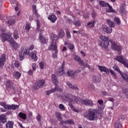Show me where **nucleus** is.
Instances as JSON below:
<instances>
[{
	"label": "nucleus",
	"instance_id": "f257e3e1",
	"mask_svg": "<svg viewBox=\"0 0 128 128\" xmlns=\"http://www.w3.org/2000/svg\"><path fill=\"white\" fill-rule=\"evenodd\" d=\"M0 38L3 42L6 41L10 42V44L12 45V48H14V50H16L18 48V44L12 38V34H10V32H6L4 29H2L0 31Z\"/></svg>",
	"mask_w": 128,
	"mask_h": 128
},
{
	"label": "nucleus",
	"instance_id": "f03ea898",
	"mask_svg": "<svg viewBox=\"0 0 128 128\" xmlns=\"http://www.w3.org/2000/svg\"><path fill=\"white\" fill-rule=\"evenodd\" d=\"M51 42L49 50H54V53L52 54L54 58H58V45H56V40H58V36L56 34H52L51 36Z\"/></svg>",
	"mask_w": 128,
	"mask_h": 128
},
{
	"label": "nucleus",
	"instance_id": "7ed1b4c3",
	"mask_svg": "<svg viewBox=\"0 0 128 128\" xmlns=\"http://www.w3.org/2000/svg\"><path fill=\"white\" fill-rule=\"evenodd\" d=\"M62 98L63 100L69 102H78V97L72 94H66V92H64L62 94Z\"/></svg>",
	"mask_w": 128,
	"mask_h": 128
},
{
	"label": "nucleus",
	"instance_id": "20e7f679",
	"mask_svg": "<svg viewBox=\"0 0 128 128\" xmlns=\"http://www.w3.org/2000/svg\"><path fill=\"white\" fill-rule=\"evenodd\" d=\"M96 110L90 109L88 112L85 115L87 120H94L96 118Z\"/></svg>",
	"mask_w": 128,
	"mask_h": 128
},
{
	"label": "nucleus",
	"instance_id": "39448f33",
	"mask_svg": "<svg viewBox=\"0 0 128 128\" xmlns=\"http://www.w3.org/2000/svg\"><path fill=\"white\" fill-rule=\"evenodd\" d=\"M26 54H30V50H28V48L24 46H22L19 52V57L20 60H24V58Z\"/></svg>",
	"mask_w": 128,
	"mask_h": 128
},
{
	"label": "nucleus",
	"instance_id": "423d86ee",
	"mask_svg": "<svg viewBox=\"0 0 128 128\" xmlns=\"http://www.w3.org/2000/svg\"><path fill=\"white\" fill-rule=\"evenodd\" d=\"M100 40H102L100 46L103 48H107L110 44V42H108V38L106 36H100Z\"/></svg>",
	"mask_w": 128,
	"mask_h": 128
},
{
	"label": "nucleus",
	"instance_id": "0eeeda50",
	"mask_svg": "<svg viewBox=\"0 0 128 128\" xmlns=\"http://www.w3.org/2000/svg\"><path fill=\"white\" fill-rule=\"evenodd\" d=\"M46 82V80H40L38 81L36 84H34L33 86V88L34 90H38V88H40V87L44 86V84Z\"/></svg>",
	"mask_w": 128,
	"mask_h": 128
},
{
	"label": "nucleus",
	"instance_id": "6e6552de",
	"mask_svg": "<svg viewBox=\"0 0 128 128\" xmlns=\"http://www.w3.org/2000/svg\"><path fill=\"white\" fill-rule=\"evenodd\" d=\"M110 42L112 44L111 48L112 50H117V52H120V46L118 45V44H116V42L114 40H111Z\"/></svg>",
	"mask_w": 128,
	"mask_h": 128
},
{
	"label": "nucleus",
	"instance_id": "1a4fd4ad",
	"mask_svg": "<svg viewBox=\"0 0 128 128\" xmlns=\"http://www.w3.org/2000/svg\"><path fill=\"white\" fill-rule=\"evenodd\" d=\"M56 92H62V89L58 86H56L54 88H52L51 90L46 91V94L47 96H50V94Z\"/></svg>",
	"mask_w": 128,
	"mask_h": 128
},
{
	"label": "nucleus",
	"instance_id": "9d476101",
	"mask_svg": "<svg viewBox=\"0 0 128 128\" xmlns=\"http://www.w3.org/2000/svg\"><path fill=\"white\" fill-rule=\"evenodd\" d=\"M116 60L119 62L121 64H124V62H128V60L126 59L122 56H117L116 58Z\"/></svg>",
	"mask_w": 128,
	"mask_h": 128
},
{
	"label": "nucleus",
	"instance_id": "9b49d317",
	"mask_svg": "<svg viewBox=\"0 0 128 128\" xmlns=\"http://www.w3.org/2000/svg\"><path fill=\"white\" fill-rule=\"evenodd\" d=\"M80 102L82 104H84V106H94V103L91 100H82Z\"/></svg>",
	"mask_w": 128,
	"mask_h": 128
},
{
	"label": "nucleus",
	"instance_id": "f8f14e48",
	"mask_svg": "<svg viewBox=\"0 0 128 128\" xmlns=\"http://www.w3.org/2000/svg\"><path fill=\"white\" fill-rule=\"evenodd\" d=\"M51 80L54 84L56 86H57L58 84V80L56 75L55 74H52L51 76Z\"/></svg>",
	"mask_w": 128,
	"mask_h": 128
},
{
	"label": "nucleus",
	"instance_id": "ddd939ff",
	"mask_svg": "<svg viewBox=\"0 0 128 128\" xmlns=\"http://www.w3.org/2000/svg\"><path fill=\"white\" fill-rule=\"evenodd\" d=\"M30 56L34 60V62H36L38 60V58L36 56V51L34 50L32 52L29 54Z\"/></svg>",
	"mask_w": 128,
	"mask_h": 128
},
{
	"label": "nucleus",
	"instance_id": "4468645a",
	"mask_svg": "<svg viewBox=\"0 0 128 128\" xmlns=\"http://www.w3.org/2000/svg\"><path fill=\"white\" fill-rule=\"evenodd\" d=\"M92 80H93V82H94V84H98V83L100 82H102V76H100V75L94 76L92 77Z\"/></svg>",
	"mask_w": 128,
	"mask_h": 128
},
{
	"label": "nucleus",
	"instance_id": "2eb2a0df",
	"mask_svg": "<svg viewBox=\"0 0 128 128\" xmlns=\"http://www.w3.org/2000/svg\"><path fill=\"white\" fill-rule=\"evenodd\" d=\"M78 74V72H76V73H75L72 70H68L67 72L68 76H71V78H74V80L75 78H76L78 76V74Z\"/></svg>",
	"mask_w": 128,
	"mask_h": 128
},
{
	"label": "nucleus",
	"instance_id": "dca6fc26",
	"mask_svg": "<svg viewBox=\"0 0 128 128\" xmlns=\"http://www.w3.org/2000/svg\"><path fill=\"white\" fill-rule=\"evenodd\" d=\"M66 84L68 86L69 88H71V90H78V87L76 85H73L72 84H70V82H66Z\"/></svg>",
	"mask_w": 128,
	"mask_h": 128
},
{
	"label": "nucleus",
	"instance_id": "f3484780",
	"mask_svg": "<svg viewBox=\"0 0 128 128\" xmlns=\"http://www.w3.org/2000/svg\"><path fill=\"white\" fill-rule=\"evenodd\" d=\"M6 122V116L4 114H2L0 116V128H2V124Z\"/></svg>",
	"mask_w": 128,
	"mask_h": 128
},
{
	"label": "nucleus",
	"instance_id": "a211bd4d",
	"mask_svg": "<svg viewBox=\"0 0 128 128\" xmlns=\"http://www.w3.org/2000/svg\"><path fill=\"white\" fill-rule=\"evenodd\" d=\"M42 34H44V30H42L40 32V40L42 44H46V38L42 36Z\"/></svg>",
	"mask_w": 128,
	"mask_h": 128
},
{
	"label": "nucleus",
	"instance_id": "6ab92c4d",
	"mask_svg": "<svg viewBox=\"0 0 128 128\" xmlns=\"http://www.w3.org/2000/svg\"><path fill=\"white\" fill-rule=\"evenodd\" d=\"M64 61L63 62L61 68L58 70V74L60 76H62V74H65L66 72L64 71Z\"/></svg>",
	"mask_w": 128,
	"mask_h": 128
},
{
	"label": "nucleus",
	"instance_id": "aec40b11",
	"mask_svg": "<svg viewBox=\"0 0 128 128\" xmlns=\"http://www.w3.org/2000/svg\"><path fill=\"white\" fill-rule=\"evenodd\" d=\"M6 54H3L1 56L0 58V68H2L4 66V63L6 62Z\"/></svg>",
	"mask_w": 128,
	"mask_h": 128
},
{
	"label": "nucleus",
	"instance_id": "412c9836",
	"mask_svg": "<svg viewBox=\"0 0 128 128\" xmlns=\"http://www.w3.org/2000/svg\"><path fill=\"white\" fill-rule=\"evenodd\" d=\"M64 45L66 46L70 50H72L74 48V45L68 41L64 42Z\"/></svg>",
	"mask_w": 128,
	"mask_h": 128
},
{
	"label": "nucleus",
	"instance_id": "4be33fe9",
	"mask_svg": "<svg viewBox=\"0 0 128 128\" xmlns=\"http://www.w3.org/2000/svg\"><path fill=\"white\" fill-rule=\"evenodd\" d=\"M48 20H50V22L54 24L56 22V20H58V18H56V15L51 14L48 16Z\"/></svg>",
	"mask_w": 128,
	"mask_h": 128
},
{
	"label": "nucleus",
	"instance_id": "5701e85b",
	"mask_svg": "<svg viewBox=\"0 0 128 128\" xmlns=\"http://www.w3.org/2000/svg\"><path fill=\"white\" fill-rule=\"evenodd\" d=\"M98 68L100 70V72H106L107 74H109V70L106 67V66H98Z\"/></svg>",
	"mask_w": 128,
	"mask_h": 128
},
{
	"label": "nucleus",
	"instance_id": "b1692460",
	"mask_svg": "<svg viewBox=\"0 0 128 128\" xmlns=\"http://www.w3.org/2000/svg\"><path fill=\"white\" fill-rule=\"evenodd\" d=\"M102 30L104 32H107V34H112V28H108V27L106 26H104Z\"/></svg>",
	"mask_w": 128,
	"mask_h": 128
},
{
	"label": "nucleus",
	"instance_id": "393cba45",
	"mask_svg": "<svg viewBox=\"0 0 128 128\" xmlns=\"http://www.w3.org/2000/svg\"><path fill=\"white\" fill-rule=\"evenodd\" d=\"M14 84H12V80H8L6 86L8 88H12V85Z\"/></svg>",
	"mask_w": 128,
	"mask_h": 128
},
{
	"label": "nucleus",
	"instance_id": "a878e982",
	"mask_svg": "<svg viewBox=\"0 0 128 128\" xmlns=\"http://www.w3.org/2000/svg\"><path fill=\"white\" fill-rule=\"evenodd\" d=\"M107 6H108V8H106V12H115L114 10L112 9V6L110 5L109 4Z\"/></svg>",
	"mask_w": 128,
	"mask_h": 128
},
{
	"label": "nucleus",
	"instance_id": "bb28decb",
	"mask_svg": "<svg viewBox=\"0 0 128 128\" xmlns=\"http://www.w3.org/2000/svg\"><path fill=\"white\" fill-rule=\"evenodd\" d=\"M13 76H14V78H16L18 80V78H20L22 76V74H20V73L18 71H15L13 73Z\"/></svg>",
	"mask_w": 128,
	"mask_h": 128
},
{
	"label": "nucleus",
	"instance_id": "cd10ccee",
	"mask_svg": "<svg viewBox=\"0 0 128 128\" xmlns=\"http://www.w3.org/2000/svg\"><path fill=\"white\" fill-rule=\"evenodd\" d=\"M106 22L110 28H114V26H116V24L111 20L108 19L106 20Z\"/></svg>",
	"mask_w": 128,
	"mask_h": 128
},
{
	"label": "nucleus",
	"instance_id": "c85d7f7f",
	"mask_svg": "<svg viewBox=\"0 0 128 128\" xmlns=\"http://www.w3.org/2000/svg\"><path fill=\"white\" fill-rule=\"evenodd\" d=\"M18 116L22 120H26V114L24 113H22V112H20L18 114Z\"/></svg>",
	"mask_w": 128,
	"mask_h": 128
},
{
	"label": "nucleus",
	"instance_id": "c756f323",
	"mask_svg": "<svg viewBox=\"0 0 128 128\" xmlns=\"http://www.w3.org/2000/svg\"><path fill=\"white\" fill-rule=\"evenodd\" d=\"M73 24L76 28H80L82 26V22L79 20H76Z\"/></svg>",
	"mask_w": 128,
	"mask_h": 128
},
{
	"label": "nucleus",
	"instance_id": "7c9ffc66",
	"mask_svg": "<svg viewBox=\"0 0 128 128\" xmlns=\"http://www.w3.org/2000/svg\"><path fill=\"white\" fill-rule=\"evenodd\" d=\"M13 38L14 40H18L20 38L18 36V30H14L13 32Z\"/></svg>",
	"mask_w": 128,
	"mask_h": 128
},
{
	"label": "nucleus",
	"instance_id": "2f4dec72",
	"mask_svg": "<svg viewBox=\"0 0 128 128\" xmlns=\"http://www.w3.org/2000/svg\"><path fill=\"white\" fill-rule=\"evenodd\" d=\"M0 106H3L4 108H6V110H8V108H10V105H8L6 102H1L0 103Z\"/></svg>",
	"mask_w": 128,
	"mask_h": 128
},
{
	"label": "nucleus",
	"instance_id": "473e14b6",
	"mask_svg": "<svg viewBox=\"0 0 128 128\" xmlns=\"http://www.w3.org/2000/svg\"><path fill=\"white\" fill-rule=\"evenodd\" d=\"M99 4L101 6L104 8V7L106 6H108V3L106 2L104 0H100V1H99Z\"/></svg>",
	"mask_w": 128,
	"mask_h": 128
},
{
	"label": "nucleus",
	"instance_id": "72a5a7b5",
	"mask_svg": "<svg viewBox=\"0 0 128 128\" xmlns=\"http://www.w3.org/2000/svg\"><path fill=\"white\" fill-rule=\"evenodd\" d=\"M14 123L10 121L6 124V128H13Z\"/></svg>",
	"mask_w": 128,
	"mask_h": 128
},
{
	"label": "nucleus",
	"instance_id": "f704fd0d",
	"mask_svg": "<svg viewBox=\"0 0 128 128\" xmlns=\"http://www.w3.org/2000/svg\"><path fill=\"white\" fill-rule=\"evenodd\" d=\"M120 74H121L123 80H124L126 82H128V75L126 74H122V72Z\"/></svg>",
	"mask_w": 128,
	"mask_h": 128
},
{
	"label": "nucleus",
	"instance_id": "c9c22d12",
	"mask_svg": "<svg viewBox=\"0 0 128 128\" xmlns=\"http://www.w3.org/2000/svg\"><path fill=\"white\" fill-rule=\"evenodd\" d=\"M114 22L116 24L120 26V20L118 18L116 17L114 19Z\"/></svg>",
	"mask_w": 128,
	"mask_h": 128
},
{
	"label": "nucleus",
	"instance_id": "e433bc0d",
	"mask_svg": "<svg viewBox=\"0 0 128 128\" xmlns=\"http://www.w3.org/2000/svg\"><path fill=\"white\" fill-rule=\"evenodd\" d=\"M56 116L58 120H62V114L58 112L56 113Z\"/></svg>",
	"mask_w": 128,
	"mask_h": 128
},
{
	"label": "nucleus",
	"instance_id": "4c0bfd02",
	"mask_svg": "<svg viewBox=\"0 0 128 128\" xmlns=\"http://www.w3.org/2000/svg\"><path fill=\"white\" fill-rule=\"evenodd\" d=\"M9 106H10V108H8V110H17V108H18L19 106L18 105H15L12 104V106L9 105Z\"/></svg>",
	"mask_w": 128,
	"mask_h": 128
},
{
	"label": "nucleus",
	"instance_id": "58836bf2",
	"mask_svg": "<svg viewBox=\"0 0 128 128\" xmlns=\"http://www.w3.org/2000/svg\"><path fill=\"white\" fill-rule=\"evenodd\" d=\"M8 24L10 26H14V24H16V20L14 19L10 20H8Z\"/></svg>",
	"mask_w": 128,
	"mask_h": 128
},
{
	"label": "nucleus",
	"instance_id": "ea45409f",
	"mask_svg": "<svg viewBox=\"0 0 128 128\" xmlns=\"http://www.w3.org/2000/svg\"><path fill=\"white\" fill-rule=\"evenodd\" d=\"M109 72L113 76L115 80H116V78H118V76H116V74L114 71H112V70L110 69H109Z\"/></svg>",
	"mask_w": 128,
	"mask_h": 128
},
{
	"label": "nucleus",
	"instance_id": "a19ab883",
	"mask_svg": "<svg viewBox=\"0 0 128 128\" xmlns=\"http://www.w3.org/2000/svg\"><path fill=\"white\" fill-rule=\"evenodd\" d=\"M58 36H60V38H62L64 36V30H61L59 32Z\"/></svg>",
	"mask_w": 128,
	"mask_h": 128
},
{
	"label": "nucleus",
	"instance_id": "79ce46f5",
	"mask_svg": "<svg viewBox=\"0 0 128 128\" xmlns=\"http://www.w3.org/2000/svg\"><path fill=\"white\" fill-rule=\"evenodd\" d=\"M87 26L90 28H94V21H91L88 22L87 24Z\"/></svg>",
	"mask_w": 128,
	"mask_h": 128
},
{
	"label": "nucleus",
	"instance_id": "37998d69",
	"mask_svg": "<svg viewBox=\"0 0 128 128\" xmlns=\"http://www.w3.org/2000/svg\"><path fill=\"white\" fill-rule=\"evenodd\" d=\"M114 128H122V126L120 122H117V123L116 122L114 124Z\"/></svg>",
	"mask_w": 128,
	"mask_h": 128
},
{
	"label": "nucleus",
	"instance_id": "c03bdc74",
	"mask_svg": "<svg viewBox=\"0 0 128 128\" xmlns=\"http://www.w3.org/2000/svg\"><path fill=\"white\" fill-rule=\"evenodd\" d=\"M113 68L118 72L119 74H122V71L120 70V68H118V66H113Z\"/></svg>",
	"mask_w": 128,
	"mask_h": 128
},
{
	"label": "nucleus",
	"instance_id": "a18cd8bd",
	"mask_svg": "<svg viewBox=\"0 0 128 128\" xmlns=\"http://www.w3.org/2000/svg\"><path fill=\"white\" fill-rule=\"evenodd\" d=\"M88 88L90 90H94V86L91 84L88 86Z\"/></svg>",
	"mask_w": 128,
	"mask_h": 128
},
{
	"label": "nucleus",
	"instance_id": "49530a36",
	"mask_svg": "<svg viewBox=\"0 0 128 128\" xmlns=\"http://www.w3.org/2000/svg\"><path fill=\"white\" fill-rule=\"evenodd\" d=\"M74 58L76 62H80V58L78 56L75 55Z\"/></svg>",
	"mask_w": 128,
	"mask_h": 128
},
{
	"label": "nucleus",
	"instance_id": "de8ad7c7",
	"mask_svg": "<svg viewBox=\"0 0 128 128\" xmlns=\"http://www.w3.org/2000/svg\"><path fill=\"white\" fill-rule=\"evenodd\" d=\"M74 124V120L70 119L66 120V124Z\"/></svg>",
	"mask_w": 128,
	"mask_h": 128
},
{
	"label": "nucleus",
	"instance_id": "09e8293b",
	"mask_svg": "<svg viewBox=\"0 0 128 128\" xmlns=\"http://www.w3.org/2000/svg\"><path fill=\"white\" fill-rule=\"evenodd\" d=\"M70 108H72V110H74V112H78V110H76V108L74 106V105H72V104H69Z\"/></svg>",
	"mask_w": 128,
	"mask_h": 128
},
{
	"label": "nucleus",
	"instance_id": "8fccbe9b",
	"mask_svg": "<svg viewBox=\"0 0 128 128\" xmlns=\"http://www.w3.org/2000/svg\"><path fill=\"white\" fill-rule=\"evenodd\" d=\"M30 24H26V30H30Z\"/></svg>",
	"mask_w": 128,
	"mask_h": 128
},
{
	"label": "nucleus",
	"instance_id": "3c124183",
	"mask_svg": "<svg viewBox=\"0 0 128 128\" xmlns=\"http://www.w3.org/2000/svg\"><path fill=\"white\" fill-rule=\"evenodd\" d=\"M59 108H60V110H66L64 106L62 104H60L59 105Z\"/></svg>",
	"mask_w": 128,
	"mask_h": 128
},
{
	"label": "nucleus",
	"instance_id": "603ef678",
	"mask_svg": "<svg viewBox=\"0 0 128 128\" xmlns=\"http://www.w3.org/2000/svg\"><path fill=\"white\" fill-rule=\"evenodd\" d=\"M101 94H102V96H110V94H108V92L106 91H102L101 92Z\"/></svg>",
	"mask_w": 128,
	"mask_h": 128
},
{
	"label": "nucleus",
	"instance_id": "864d4df0",
	"mask_svg": "<svg viewBox=\"0 0 128 128\" xmlns=\"http://www.w3.org/2000/svg\"><path fill=\"white\" fill-rule=\"evenodd\" d=\"M66 22L68 24H72V20L68 18H66Z\"/></svg>",
	"mask_w": 128,
	"mask_h": 128
},
{
	"label": "nucleus",
	"instance_id": "5fc2aeb1",
	"mask_svg": "<svg viewBox=\"0 0 128 128\" xmlns=\"http://www.w3.org/2000/svg\"><path fill=\"white\" fill-rule=\"evenodd\" d=\"M39 66L41 70H44V62H41L39 63Z\"/></svg>",
	"mask_w": 128,
	"mask_h": 128
},
{
	"label": "nucleus",
	"instance_id": "6e6d98bb",
	"mask_svg": "<svg viewBox=\"0 0 128 128\" xmlns=\"http://www.w3.org/2000/svg\"><path fill=\"white\" fill-rule=\"evenodd\" d=\"M66 37L68 38H70V31L66 30Z\"/></svg>",
	"mask_w": 128,
	"mask_h": 128
},
{
	"label": "nucleus",
	"instance_id": "4d7b16f0",
	"mask_svg": "<svg viewBox=\"0 0 128 128\" xmlns=\"http://www.w3.org/2000/svg\"><path fill=\"white\" fill-rule=\"evenodd\" d=\"M10 2L12 4H15V6H18V3H16V0H10Z\"/></svg>",
	"mask_w": 128,
	"mask_h": 128
},
{
	"label": "nucleus",
	"instance_id": "13d9d810",
	"mask_svg": "<svg viewBox=\"0 0 128 128\" xmlns=\"http://www.w3.org/2000/svg\"><path fill=\"white\" fill-rule=\"evenodd\" d=\"M32 68L33 71H34L36 70V64H32Z\"/></svg>",
	"mask_w": 128,
	"mask_h": 128
},
{
	"label": "nucleus",
	"instance_id": "bf43d9fd",
	"mask_svg": "<svg viewBox=\"0 0 128 128\" xmlns=\"http://www.w3.org/2000/svg\"><path fill=\"white\" fill-rule=\"evenodd\" d=\"M120 12H121V14H124V8L121 7L120 8Z\"/></svg>",
	"mask_w": 128,
	"mask_h": 128
},
{
	"label": "nucleus",
	"instance_id": "052dcab7",
	"mask_svg": "<svg viewBox=\"0 0 128 128\" xmlns=\"http://www.w3.org/2000/svg\"><path fill=\"white\" fill-rule=\"evenodd\" d=\"M34 70H30L28 72V74H29V76H32V74H34Z\"/></svg>",
	"mask_w": 128,
	"mask_h": 128
},
{
	"label": "nucleus",
	"instance_id": "680f3d73",
	"mask_svg": "<svg viewBox=\"0 0 128 128\" xmlns=\"http://www.w3.org/2000/svg\"><path fill=\"white\" fill-rule=\"evenodd\" d=\"M78 62H79V64H80V66H86V64H84V61L82 60V59H80V61Z\"/></svg>",
	"mask_w": 128,
	"mask_h": 128
},
{
	"label": "nucleus",
	"instance_id": "e2e57ef3",
	"mask_svg": "<svg viewBox=\"0 0 128 128\" xmlns=\"http://www.w3.org/2000/svg\"><path fill=\"white\" fill-rule=\"evenodd\" d=\"M14 66L16 68L20 67V62H16L14 63Z\"/></svg>",
	"mask_w": 128,
	"mask_h": 128
},
{
	"label": "nucleus",
	"instance_id": "0e129e2a",
	"mask_svg": "<svg viewBox=\"0 0 128 128\" xmlns=\"http://www.w3.org/2000/svg\"><path fill=\"white\" fill-rule=\"evenodd\" d=\"M98 102L99 104L102 106V104H104V100H98Z\"/></svg>",
	"mask_w": 128,
	"mask_h": 128
},
{
	"label": "nucleus",
	"instance_id": "69168bd1",
	"mask_svg": "<svg viewBox=\"0 0 128 128\" xmlns=\"http://www.w3.org/2000/svg\"><path fill=\"white\" fill-rule=\"evenodd\" d=\"M40 114H38L37 117H36V120L38 122H40Z\"/></svg>",
	"mask_w": 128,
	"mask_h": 128
},
{
	"label": "nucleus",
	"instance_id": "338daca9",
	"mask_svg": "<svg viewBox=\"0 0 128 128\" xmlns=\"http://www.w3.org/2000/svg\"><path fill=\"white\" fill-rule=\"evenodd\" d=\"M108 100H109V102H114V99L112 98H108Z\"/></svg>",
	"mask_w": 128,
	"mask_h": 128
},
{
	"label": "nucleus",
	"instance_id": "774afa93",
	"mask_svg": "<svg viewBox=\"0 0 128 128\" xmlns=\"http://www.w3.org/2000/svg\"><path fill=\"white\" fill-rule=\"evenodd\" d=\"M128 92V88H124L122 90L123 94H127Z\"/></svg>",
	"mask_w": 128,
	"mask_h": 128
}]
</instances>
